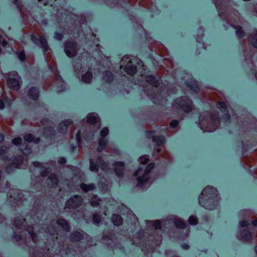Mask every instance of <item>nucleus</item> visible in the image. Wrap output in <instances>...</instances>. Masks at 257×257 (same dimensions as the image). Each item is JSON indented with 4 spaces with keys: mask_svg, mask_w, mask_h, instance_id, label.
Masks as SVG:
<instances>
[{
    "mask_svg": "<svg viewBox=\"0 0 257 257\" xmlns=\"http://www.w3.org/2000/svg\"><path fill=\"white\" fill-rule=\"evenodd\" d=\"M97 165L103 170H105L106 165L105 163H102V160L101 158H99L97 160Z\"/></svg>",
    "mask_w": 257,
    "mask_h": 257,
    "instance_id": "a211bd4d",
    "label": "nucleus"
},
{
    "mask_svg": "<svg viewBox=\"0 0 257 257\" xmlns=\"http://www.w3.org/2000/svg\"><path fill=\"white\" fill-rule=\"evenodd\" d=\"M4 140V136L0 134V142H2Z\"/></svg>",
    "mask_w": 257,
    "mask_h": 257,
    "instance_id": "a19ab883",
    "label": "nucleus"
},
{
    "mask_svg": "<svg viewBox=\"0 0 257 257\" xmlns=\"http://www.w3.org/2000/svg\"><path fill=\"white\" fill-rule=\"evenodd\" d=\"M14 76L15 77L14 78H9L8 81V84L10 87L13 88L14 90H17L20 87V77L18 76L16 72L14 74Z\"/></svg>",
    "mask_w": 257,
    "mask_h": 257,
    "instance_id": "7ed1b4c3",
    "label": "nucleus"
},
{
    "mask_svg": "<svg viewBox=\"0 0 257 257\" xmlns=\"http://www.w3.org/2000/svg\"><path fill=\"white\" fill-rule=\"evenodd\" d=\"M80 239V237L79 236V237H78V238H76V239H75V240H79V239Z\"/></svg>",
    "mask_w": 257,
    "mask_h": 257,
    "instance_id": "49530a36",
    "label": "nucleus"
},
{
    "mask_svg": "<svg viewBox=\"0 0 257 257\" xmlns=\"http://www.w3.org/2000/svg\"><path fill=\"white\" fill-rule=\"evenodd\" d=\"M81 188L83 191L87 192L93 190L94 188V186L92 184L86 185L83 184L81 185Z\"/></svg>",
    "mask_w": 257,
    "mask_h": 257,
    "instance_id": "4468645a",
    "label": "nucleus"
},
{
    "mask_svg": "<svg viewBox=\"0 0 257 257\" xmlns=\"http://www.w3.org/2000/svg\"><path fill=\"white\" fill-rule=\"evenodd\" d=\"M92 79V74L90 72L86 73L82 76V81L85 83H89Z\"/></svg>",
    "mask_w": 257,
    "mask_h": 257,
    "instance_id": "f8f14e48",
    "label": "nucleus"
},
{
    "mask_svg": "<svg viewBox=\"0 0 257 257\" xmlns=\"http://www.w3.org/2000/svg\"><path fill=\"white\" fill-rule=\"evenodd\" d=\"M123 166L122 162H118L115 164V171L118 177L121 176L123 174Z\"/></svg>",
    "mask_w": 257,
    "mask_h": 257,
    "instance_id": "0eeeda50",
    "label": "nucleus"
},
{
    "mask_svg": "<svg viewBox=\"0 0 257 257\" xmlns=\"http://www.w3.org/2000/svg\"><path fill=\"white\" fill-rule=\"evenodd\" d=\"M61 163H64L65 162V160L64 159H62L61 161H59Z\"/></svg>",
    "mask_w": 257,
    "mask_h": 257,
    "instance_id": "79ce46f5",
    "label": "nucleus"
},
{
    "mask_svg": "<svg viewBox=\"0 0 257 257\" xmlns=\"http://www.w3.org/2000/svg\"><path fill=\"white\" fill-rule=\"evenodd\" d=\"M153 141L154 142H156V143H157L159 145L162 144L164 142V140L162 138H158L157 137H154L153 138Z\"/></svg>",
    "mask_w": 257,
    "mask_h": 257,
    "instance_id": "4be33fe9",
    "label": "nucleus"
},
{
    "mask_svg": "<svg viewBox=\"0 0 257 257\" xmlns=\"http://www.w3.org/2000/svg\"><path fill=\"white\" fill-rule=\"evenodd\" d=\"M55 38L58 40H60L62 39V35L59 33H56Z\"/></svg>",
    "mask_w": 257,
    "mask_h": 257,
    "instance_id": "72a5a7b5",
    "label": "nucleus"
},
{
    "mask_svg": "<svg viewBox=\"0 0 257 257\" xmlns=\"http://www.w3.org/2000/svg\"><path fill=\"white\" fill-rule=\"evenodd\" d=\"M77 138L78 141H79V136L78 134L77 136Z\"/></svg>",
    "mask_w": 257,
    "mask_h": 257,
    "instance_id": "c03bdc74",
    "label": "nucleus"
},
{
    "mask_svg": "<svg viewBox=\"0 0 257 257\" xmlns=\"http://www.w3.org/2000/svg\"><path fill=\"white\" fill-rule=\"evenodd\" d=\"M29 95L33 99H36L38 97V93L35 88H31L29 91Z\"/></svg>",
    "mask_w": 257,
    "mask_h": 257,
    "instance_id": "9d476101",
    "label": "nucleus"
},
{
    "mask_svg": "<svg viewBox=\"0 0 257 257\" xmlns=\"http://www.w3.org/2000/svg\"><path fill=\"white\" fill-rule=\"evenodd\" d=\"M4 108V102L2 100H0V109H2Z\"/></svg>",
    "mask_w": 257,
    "mask_h": 257,
    "instance_id": "4c0bfd02",
    "label": "nucleus"
},
{
    "mask_svg": "<svg viewBox=\"0 0 257 257\" xmlns=\"http://www.w3.org/2000/svg\"><path fill=\"white\" fill-rule=\"evenodd\" d=\"M154 227L156 229H159L161 227V223L160 221L158 220L155 222Z\"/></svg>",
    "mask_w": 257,
    "mask_h": 257,
    "instance_id": "c756f323",
    "label": "nucleus"
},
{
    "mask_svg": "<svg viewBox=\"0 0 257 257\" xmlns=\"http://www.w3.org/2000/svg\"><path fill=\"white\" fill-rule=\"evenodd\" d=\"M150 79H154V78L153 77H150Z\"/></svg>",
    "mask_w": 257,
    "mask_h": 257,
    "instance_id": "de8ad7c7",
    "label": "nucleus"
},
{
    "mask_svg": "<svg viewBox=\"0 0 257 257\" xmlns=\"http://www.w3.org/2000/svg\"><path fill=\"white\" fill-rule=\"evenodd\" d=\"M244 240H247L248 239V238H246V237H244Z\"/></svg>",
    "mask_w": 257,
    "mask_h": 257,
    "instance_id": "3c124183",
    "label": "nucleus"
},
{
    "mask_svg": "<svg viewBox=\"0 0 257 257\" xmlns=\"http://www.w3.org/2000/svg\"><path fill=\"white\" fill-rule=\"evenodd\" d=\"M18 57L21 60H24L25 58V54L23 52H20L18 54Z\"/></svg>",
    "mask_w": 257,
    "mask_h": 257,
    "instance_id": "c85d7f7f",
    "label": "nucleus"
},
{
    "mask_svg": "<svg viewBox=\"0 0 257 257\" xmlns=\"http://www.w3.org/2000/svg\"><path fill=\"white\" fill-rule=\"evenodd\" d=\"M175 224L177 227L183 228L186 226L185 223L180 219H178L175 221Z\"/></svg>",
    "mask_w": 257,
    "mask_h": 257,
    "instance_id": "2eb2a0df",
    "label": "nucleus"
},
{
    "mask_svg": "<svg viewBox=\"0 0 257 257\" xmlns=\"http://www.w3.org/2000/svg\"><path fill=\"white\" fill-rule=\"evenodd\" d=\"M99 201L100 200L97 199L96 197H94L92 199L90 203L92 206H97L98 205Z\"/></svg>",
    "mask_w": 257,
    "mask_h": 257,
    "instance_id": "6ab92c4d",
    "label": "nucleus"
},
{
    "mask_svg": "<svg viewBox=\"0 0 257 257\" xmlns=\"http://www.w3.org/2000/svg\"><path fill=\"white\" fill-rule=\"evenodd\" d=\"M251 44L255 47L257 48V35H255L250 38Z\"/></svg>",
    "mask_w": 257,
    "mask_h": 257,
    "instance_id": "f3484780",
    "label": "nucleus"
},
{
    "mask_svg": "<svg viewBox=\"0 0 257 257\" xmlns=\"http://www.w3.org/2000/svg\"><path fill=\"white\" fill-rule=\"evenodd\" d=\"M3 153V149H0V154H2Z\"/></svg>",
    "mask_w": 257,
    "mask_h": 257,
    "instance_id": "a18cd8bd",
    "label": "nucleus"
},
{
    "mask_svg": "<svg viewBox=\"0 0 257 257\" xmlns=\"http://www.w3.org/2000/svg\"><path fill=\"white\" fill-rule=\"evenodd\" d=\"M255 250L256 252H257V246H256V247H255Z\"/></svg>",
    "mask_w": 257,
    "mask_h": 257,
    "instance_id": "8fccbe9b",
    "label": "nucleus"
},
{
    "mask_svg": "<svg viewBox=\"0 0 257 257\" xmlns=\"http://www.w3.org/2000/svg\"><path fill=\"white\" fill-rule=\"evenodd\" d=\"M240 225H241V226H243H243H247V224H248V222H246V221H241V222H240Z\"/></svg>",
    "mask_w": 257,
    "mask_h": 257,
    "instance_id": "e433bc0d",
    "label": "nucleus"
},
{
    "mask_svg": "<svg viewBox=\"0 0 257 257\" xmlns=\"http://www.w3.org/2000/svg\"><path fill=\"white\" fill-rule=\"evenodd\" d=\"M57 223L62 226V227L64 228V229L66 230H68L69 226L67 223V222L62 219H60L57 221Z\"/></svg>",
    "mask_w": 257,
    "mask_h": 257,
    "instance_id": "9b49d317",
    "label": "nucleus"
},
{
    "mask_svg": "<svg viewBox=\"0 0 257 257\" xmlns=\"http://www.w3.org/2000/svg\"><path fill=\"white\" fill-rule=\"evenodd\" d=\"M32 39L36 44H38L37 41V40H38L40 42V46L44 47L45 51L48 50V46L47 45L46 40L44 37L39 36L38 40H37V38L36 37H33Z\"/></svg>",
    "mask_w": 257,
    "mask_h": 257,
    "instance_id": "423d86ee",
    "label": "nucleus"
},
{
    "mask_svg": "<svg viewBox=\"0 0 257 257\" xmlns=\"http://www.w3.org/2000/svg\"><path fill=\"white\" fill-rule=\"evenodd\" d=\"M76 234H78L79 236H80V233H76Z\"/></svg>",
    "mask_w": 257,
    "mask_h": 257,
    "instance_id": "603ef678",
    "label": "nucleus"
},
{
    "mask_svg": "<svg viewBox=\"0 0 257 257\" xmlns=\"http://www.w3.org/2000/svg\"><path fill=\"white\" fill-rule=\"evenodd\" d=\"M108 133V130L107 128H104L100 132V135L102 138H104Z\"/></svg>",
    "mask_w": 257,
    "mask_h": 257,
    "instance_id": "b1692460",
    "label": "nucleus"
},
{
    "mask_svg": "<svg viewBox=\"0 0 257 257\" xmlns=\"http://www.w3.org/2000/svg\"><path fill=\"white\" fill-rule=\"evenodd\" d=\"M178 125V121L174 120L170 123V125L172 127H175Z\"/></svg>",
    "mask_w": 257,
    "mask_h": 257,
    "instance_id": "473e14b6",
    "label": "nucleus"
},
{
    "mask_svg": "<svg viewBox=\"0 0 257 257\" xmlns=\"http://www.w3.org/2000/svg\"><path fill=\"white\" fill-rule=\"evenodd\" d=\"M154 166L153 164H150L146 167V170L145 171V174H144L142 177H139L138 178V185L140 186L142 185L148 180V174L149 172L152 169Z\"/></svg>",
    "mask_w": 257,
    "mask_h": 257,
    "instance_id": "20e7f679",
    "label": "nucleus"
},
{
    "mask_svg": "<svg viewBox=\"0 0 257 257\" xmlns=\"http://www.w3.org/2000/svg\"><path fill=\"white\" fill-rule=\"evenodd\" d=\"M49 179L51 180V182L53 183L56 184L57 183V178L55 175H52L49 177Z\"/></svg>",
    "mask_w": 257,
    "mask_h": 257,
    "instance_id": "393cba45",
    "label": "nucleus"
},
{
    "mask_svg": "<svg viewBox=\"0 0 257 257\" xmlns=\"http://www.w3.org/2000/svg\"><path fill=\"white\" fill-rule=\"evenodd\" d=\"M15 224H16V226H17V227H18V226H17V223H15Z\"/></svg>",
    "mask_w": 257,
    "mask_h": 257,
    "instance_id": "864d4df0",
    "label": "nucleus"
},
{
    "mask_svg": "<svg viewBox=\"0 0 257 257\" xmlns=\"http://www.w3.org/2000/svg\"><path fill=\"white\" fill-rule=\"evenodd\" d=\"M108 74H109V76L110 75V76H111V74L110 72H108Z\"/></svg>",
    "mask_w": 257,
    "mask_h": 257,
    "instance_id": "09e8293b",
    "label": "nucleus"
},
{
    "mask_svg": "<svg viewBox=\"0 0 257 257\" xmlns=\"http://www.w3.org/2000/svg\"><path fill=\"white\" fill-rule=\"evenodd\" d=\"M112 221L114 225H119L122 223V219L119 215H113L112 217Z\"/></svg>",
    "mask_w": 257,
    "mask_h": 257,
    "instance_id": "1a4fd4ad",
    "label": "nucleus"
},
{
    "mask_svg": "<svg viewBox=\"0 0 257 257\" xmlns=\"http://www.w3.org/2000/svg\"><path fill=\"white\" fill-rule=\"evenodd\" d=\"M256 77L257 78V74L256 75Z\"/></svg>",
    "mask_w": 257,
    "mask_h": 257,
    "instance_id": "5fc2aeb1",
    "label": "nucleus"
},
{
    "mask_svg": "<svg viewBox=\"0 0 257 257\" xmlns=\"http://www.w3.org/2000/svg\"><path fill=\"white\" fill-rule=\"evenodd\" d=\"M22 140L20 138H15L13 140V143L15 145H19L22 142Z\"/></svg>",
    "mask_w": 257,
    "mask_h": 257,
    "instance_id": "a878e982",
    "label": "nucleus"
},
{
    "mask_svg": "<svg viewBox=\"0 0 257 257\" xmlns=\"http://www.w3.org/2000/svg\"><path fill=\"white\" fill-rule=\"evenodd\" d=\"M28 231L29 232L32 238V239L34 241H36V240H35V234L34 233H32L31 232V230H29Z\"/></svg>",
    "mask_w": 257,
    "mask_h": 257,
    "instance_id": "c9c22d12",
    "label": "nucleus"
},
{
    "mask_svg": "<svg viewBox=\"0 0 257 257\" xmlns=\"http://www.w3.org/2000/svg\"><path fill=\"white\" fill-rule=\"evenodd\" d=\"M143 172V171L142 170H141V169H139V170L138 171V172H135V173H134V175H135V176H137V175H139L140 174H141V173L142 172Z\"/></svg>",
    "mask_w": 257,
    "mask_h": 257,
    "instance_id": "58836bf2",
    "label": "nucleus"
},
{
    "mask_svg": "<svg viewBox=\"0 0 257 257\" xmlns=\"http://www.w3.org/2000/svg\"><path fill=\"white\" fill-rule=\"evenodd\" d=\"M24 139L26 141L28 142H34L35 143H38L39 141V139H36L35 140L33 136L31 134L26 135L24 137Z\"/></svg>",
    "mask_w": 257,
    "mask_h": 257,
    "instance_id": "ddd939ff",
    "label": "nucleus"
},
{
    "mask_svg": "<svg viewBox=\"0 0 257 257\" xmlns=\"http://www.w3.org/2000/svg\"><path fill=\"white\" fill-rule=\"evenodd\" d=\"M197 219L194 216H191L189 218V222L190 224L195 225L197 223Z\"/></svg>",
    "mask_w": 257,
    "mask_h": 257,
    "instance_id": "aec40b11",
    "label": "nucleus"
},
{
    "mask_svg": "<svg viewBox=\"0 0 257 257\" xmlns=\"http://www.w3.org/2000/svg\"><path fill=\"white\" fill-rule=\"evenodd\" d=\"M217 107L220 109H225L226 105V104L224 102H219L217 104Z\"/></svg>",
    "mask_w": 257,
    "mask_h": 257,
    "instance_id": "bb28decb",
    "label": "nucleus"
},
{
    "mask_svg": "<svg viewBox=\"0 0 257 257\" xmlns=\"http://www.w3.org/2000/svg\"><path fill=\"white\" fill-rule=\"evenodd\" d=\"M185 249H188L189 248L188 245H185L184 247H183Z\"/></svg>",
    "mask_w": 257,
    "mask_h": 257,
    "instance_id": "37998d69",
    "label": "nucleus"
},
{
    "mask_svg": "<svg viewBox=\"0 0 257 257\" xmlns=\"http://www.w3.org/2000/svg\"><path fill=\"white\" fill-rule=\"evenodd\" d=\"M90 169L92 171L97 170L95 165L93 164L91 161L90 162Z\"/></svg>",
    "mask_w": 257,
    "mask_h": 257,
    "instance_id": "7c9ffc66",
    "label": "nucleus"
},
{
    "mask_svg": "<svg viewBox=\"0 0 257 257\" xmlns=\"http://www.w3.org/2000/svg\"><path fill=\"white\" fill-rule=\"evenodd\" d=\"M106 142L104 139H101L99 142V146L98 150L99 151H101L106 146Z\"/></svg>",
    "mask_w": 257,
    "mask_h": 257,
    "instance_id": "dca6fc26",
    "label": "nucleus"
},
{
    "mask_svg": "<svg viewBox=\"0 0 257 257\" xmlns=\"http://www.w3.org/2000/svg\"><path fill=\"white\" fill-rule=\"evenodd\" d=\"M99 120L98 118L97 115L95 113L89 114L87 118V121L90 124H94L97 123Z\"/></svg>",
    "mask_w": 257,
    "mask_h": 257,
    "instance_id": "6e6552de",
    "label": "nucleus"
},
{
    "mask_svg": "<svg viewBox=\"0 0 257 257\" xmlns=\"http://www.w3.org/2000/svg\"><path fill=\"white\" fill-rule=\"evenodd\" d=\"M81 198L79 196H75L74 198L69 199L67 201V204L73 208L77 207L80 204Z\"/></svg>",
    "mask_w": 257,
    "mask_h": 257,
    "instance_id": "39448f33",
    "label": "nucleus"
},
{
    "mask_svg": "<svg viewBox=\"0 0 257 257\" xmlns=\"http://www.w3.org/2000/svg\"><path fill=\"white\" fill-rule=\"evenodd\" d=\"M212 189L210 188H206L205 189H204L203 191H202V196L203 195H207V193L209 191H212Z\"/></svg>",
    "mask_w": 257,
    "mask_h": 257,
    "instance_id": "cd10ccee",
    "label": "nucleus"
},
{
    "mask_svg": "<svg viewBox=\"0 0 257 257\" xmlns=\"http://www.w3.org/2000/svg\"><path fill=\"white\" fill-rule=\"evenodd\" d=\"M132 62L131 58L125 56L121 59L120 68H121L123 66L124 69L127 74L133 75L136 72V68L132 65Z\"/></svg>",
    "mask_w": 257,
    "mask_h": 257,
    "instance_id": "f257e3e1",
    "label": "nucleus"
},
{
    "mask_svg": "<svg viewBox=\"0 0 257 257\" xmlns=\"http://www.w3.org/2000/svg\"><path fill=\"white\" fill-rule=\"evenodd\" d=\"M65 52L69 57H73L75 56L77 50V45L74 43H68L65 45Z\"/></svg>",
    "mask_w": 257,
    "mask_h": 257,
    "instance_id": "f03ea898",
    "label": "nucleus"
},
{
    "mask_svg": "<svg viewBox=\"0 0 257 257\" xmlns=\"http://www.w3.org/2000/svg\"><path fill=\"white\" fill-rule=\"evenodd\" d=\"M236 34H237V35L240 37H241L243 36V32L240 30V29H237L236 31Z\"/></svg>",
    "mask_w": 257,
    "mask_h": 257,
    "instance_id": "f704fd0d",
    "label": "nucleus"
},
{
    "mask_svg": "<svg viewBox=\"0 0 257 257\" xmlns=\"http://www.w3.org/2000/svg\"><path fill=\"white\" fill-rule=\"evenodd\" d=\"M148 161V157L146 156H142L140 158V161L143 164H147Z\"/></svg>",
    "mask_w": 257,
    "mask_h": 257,
    "instance_id": "412c9836",
    "label": "nucleus"
},
{
    "mask_svg": "<svg viewBox=\"0 0 257 257\" xmlns=\"http://www.w3.org/2000/svg\"><path fill=\"white\" fill-rule=\"evenodd\" d=\"M93 221L95 223H98L100 221V218L99 215L94 214L93 216Z\"/></svg>",
    "mask_w": 257,
    "mask_h": 257,
    "instance_id": "5701e85b",
    "label": "nucleus"
},
{
    "mask_svg": "<svg viewBox=\"0 0 257 257\" xmlns=\"http://www.w3.org/2000/svg\"><path fill=\"white\" fill-rule=\"evenodd\" d=\"M71 123V121H69V120H66L65 122H63L61 124V126H62V125H64V126H67V125H70Z\"/></svg>",
    "mask_w": 257,
    "mask_h": 257,
    "instance_id": "2f4dec72",
    "label": "nucleus"
},
{
    "mask_svg": "<svg viewBox=\"0 0 257 257\" xmlns=\"http://www.w3.org/2000/svg\"><path fill=\"white\" fill-rule=\"evenodd\" d=\"M252 225H254V226H257V221L256 220H255V221H253L252 222Z\"/></svg>",
    "mask_w": 257,
    "mask_h": 257,
    "instance_id": "ea45409f",
    "label": "nucleus"
}]
</instances>
